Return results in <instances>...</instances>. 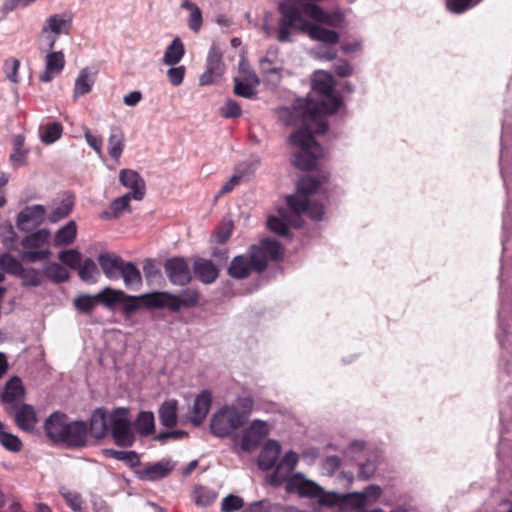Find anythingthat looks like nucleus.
Masks as SVG:
<instances>
[{
    "mask_svg": "<svg viewBox=\"0 0 512 512\" xmlns=\"http://www.w3.org/2000/svg\"><path fill=\"white\" fill-rule=\"evenodd\" d=\"M224 72V64L222 62V54L215 46H211L206 59V70L199 78L201 86L211 85L217 82Z\"/></svg>",
    "mask_w": 512,
    "mask_h": 512,
    "instance_id": "9",
    "label": "nucleus"
},
{
    "mask_svg": "<svg viewBox=\"0 0 512 512\" xmlns=\"http://www.w3.org/2000/svg\"><path fill=\"white\" fill-rule=\"evenodd\" d=\"M136 431L142 436H149L155 431V418L151 411H141L134 421Z\"/></svg>",
    "mask_w": 512,
    "mask_h": 512,
    "instance_id": "39",
    "label": "nucleus"
},
{
    "mask_svg": "<svg viewBox=\"0 0 512 512\" xmlns=\"http://www.w3.org/2000/svg\"><path fill=\"white\" fill-rule=\"evenodd\" d=\"M0 268L6 273L18 277L22 272L23 265L11 254L4 253L0 256Z\"/></svg>",
    "mask_w": 512,
    "mask_h": 512,
    "instance_id": "51",
    "label": "nucleus"
},
{
    "mask_svg": "<svg viewBox=\"0 0 512 512\" xmlns=\"http://www.w3.org/2000/svg\"><path fill=\"white\" fill-rule=\"evenodd\" d=\"M212 404V395L208 390L201 391L195 398L191 413H190V421L194 426H200Z\"/></svg>",
    "mask_w": 512,
    "mask_h": 512,
    "instance_id": "21",
    "label": "nucleus"
},
{
    "mask_svg": "<svg viewBox=\"0 0 512 512\" xmlns=\"http://www.w3.org/2000/svg\"><path fill=\"white\" fill-rule=\"evenodd\" d=\"M51 254L49 249H26L19 254L22 261L27 263H35L47 259Z\"/></svg>",
    "mask_w": 512,
    "mask_h": 512,
    "instance_id": "58",
    "label": "nucleus"
},
{
    "mask_svg": "<svg viewBox=\"0 0 512 512\" xmlns=\"http://www.w3.org/2000/svg\"><path fill=\"white\" fill-rule=\"evenodd\" d=\"M302 12L303 15H307L320 23L332 27H339L343 22V16L340 13H327L320 6L315 4L305 5Z\"/></svg>",
    "mask_w": 512,
    "mask_h": 512,
    "instance_id": "24",
    "label": "nucleus"
},
{
    "mask_svg": "<svg viewBox=\"0 0 512 512\" xmlns=\"http://www.w3.org/2000/svg\"><path fill=\"white\" fill-rule=\"evenodd\" d=\"M329 178V174L322 173L319 178L312 176H303L297 182V192L291 196H304L308 198L309 195L318 191L320 185L325 183Z\"/></svg>",
    "mask_w": 512,
    "mask_h": 512,
    "instance_id": "28",
    "label": "nucleus"
},
{
    "mask_svg": "<svg viewBox=\"0 0 512 512\" xmlns=\"http://www.w3.org/2000/svg\"><path fill=\"white\" fill-rule=\"evenodd\" d=\"M120 278L128 288H139L142 285V276L139 268L133 262H125Z\"/></svg>",
    "mask_w": 512,
    "mask_h": 512,
    "instance_id": "36",
    "label": "nucleus"
},
{
    "mask_svg": "<svg viewBox=\"0 0 512 512\" xmlns=\"http://www.w3.org/2000/svg\"><path fill=\"white\" fill-rule=\"evenodd\" d=\"M335 86L334 79L331 74L318 71L312 78V89L323 96H330Z\"/></svg>",
    "mask_w": 512,
    "mask_h": 512,
    "instance_id": "33",
    "label": "nucleus"
},
{
    "mask_svg": "<svg viewBox=\"0 0 512 512\" xmlns=\"http://www.w3.org/2000/svg\"><path fill=\"white\" fill-rule=\"evenodd\" d=\"M43 273L52 282L57 284L67 282L70 278L69 271L65 267L56 262H50L44 265Z\"/></svg>",
    "mask_w": 512,
    "mask_h": 512,
    "instance_id": "42",
    "label": "nucleus"
},
{
    "mask_svg": "<svg viewBox=\"0 0 512 512\" xmlns=\"http://www.w3.org/2000/svg\"><path fill=\"white\" fill-rule=\"evenodd\" d=\"M281 504L272 503L269 500L263 499L248 504L242 512H280Z\"/></svg>",
    "mask_w": 512,
    "mask_h": 512,
    "instance_id": "54",
    "label": "nucleus"
},
{
    "mask_svg": "<svg viewBox=\"0 0 512 512\" xmlns=\"http://www.w3.org/2000/svg\"><path fill=\"white\" fill-rule=\"evenodd\" d=\"M88 441V426L84 421L76 420L67 423L62 444L70 448L86 446Z\"/></svg>",
    "mask_w": 512,
    "mask_h": 512,
    "instance_id": "14",
    "label": "nucleus"
},
{
    "mask_svg": "<svg viewBox=\"0 0 512 512\" xmlns=\"http://www.w3.org/2000/svg\"><path fill=\"white\" fill-rule=\"evenodd\" d=\"M119 182L124 187L130 189L126 193L136 201H141L145 196L146 185L142 176L135 170L122 169L119 172Z\"/></svg>",
    "mask_w": 512,
    "mask_h": 512,
    "instance_id": "13",
    "label": "nucleus"
},
{
    "mask_svg": "<svg viewBox=\"0 0 512 512\" xmlns=\"http://www.w3.org/2000/svg\"><path fill=\"white\" fill-rule=\"evenodd\" d=\"M45 213L43 205L27 206L18 213L16 225L21 231H30L43 223Z\"/></svg>",
    "mask_w": 512,
    "mask_h": 512,
    "instance_id": "11",
    "label": "nucleus"
},
{
    "mask_svg": "<svg viewBox=\"0 0 512 512\" xmlns=\"http://www.w3.org/2000/svg\"><path fill=\"white\" fill-rule=\"evenodd\" d=\"M325 97H326V100H322L321 102H318V101H315V100L311 99V101H313V102L318 104V107H319L318 117L322 121H325V120L320 115L321 111H323V112H325L327 114H333V113L337 112L338 109L341 106V100L338 99L337 97H335L333 95V93L330 94V96H325ZM307 99L310 100V98H307Z\"/></svg>",
    "mask_w": 512,
    "mask_h": 512,
    "instance_id": "55",
    "label": "nucleus"
},
{
    "mask_svg": "<svg viewBox=\"0 0 512 512\" xmlns=\"http://www.w3.org/2000/svg\"><path fill=\"white\" fill-rule=\"evenodd\" d=\"M99 266L108 280H118L125 261L115 253H100L97 257Z\"/></svg>",
    "mask_w": 512,
    "mask_h": 512,
    "instance_id": "18",
    "label": "nucleus"
},
{
    "mask_svg": "<svg viewBox=\"0 0 512 512\" xmlns=\"http://www.w3.org/2000/svg\"><path fill=\"white\" fill-rule=\"evenodd\" d=\"M65 67V56L62 51L50 52L45 57V70L40 75L41 82H50L55 75L60 74Z\"/></svg>",
    "mask_w": 512,
    "mask_h": 512,
    "instance_id": "22",
    "label": "nucleus"
},
{
    "mask_svg": "<svg viewBox=\"0 0 512 512\" xmlns=\"http://www.w3.org/2000/svg\"><path fill=\"white\" fill-rule=\"evenodd\" d=\"M185 54V47L180 38L176 37L167 46L164 56L163 63L169 66L178 64Z\"/></svg>",
    "mask_w": 512,
    "mask_h": 512,
    "instance_id": "35",
    "label": "nucleus"
},
{
    "mask_svg": "<svg viewBox=\"0 0 512 512\" xmlns=\"http://www.w3.org/2000/svg\"><path fill=\"white\" fill-rule=\"evenodd\" d=\"M49 239L50 232L47 229H40L25 236L21 241V245L24 249L40 250V248L48 244Z\"/></svg>",
    "mask_w": 512,
    "mask_h": 512,
    "instance_id": "40",
    "label": "nucleus"
},
{
    "mask_svg": "<svg viewBox=\"0 0 512 512\" xmlns=\"http://www.w3.org/2000/svg\"><path fill=\"white\" fill-rule=\"evenodd\" d=\"M62 125L58 122H51L44 126L40 139L45 144H52L62 135Z\"/></svg>",
    "mask_w": 512,
    "mask_h": 512,
    "instance_id": "52",
    "label": "nucleus"
},
{
    "mask_svg": "<svg viewBox=\"0 0 512 512\" xmlns=\"http://www.w3.org/2000/svg\"><path fill=\"white\" fill-rule=\"evenodd\" d=\"M259 246L263 249V251L265 252L266 256L270 261H274L280 258L281 245L276 240L265 238L261 240Z\"/></svg>",
    "mask_w": 512,
    "mask_h": 512,
    "instance_id": "57",
    "label": "nucleus"
},
{
    "mask_svg": "<svg viewBox=\"0 0 512 512\" xmlns=\"http://www.w3.org/2000/svg\"><path fill=\"white\" fill-rule=\"evenodd\" d=\"M288 493H298L301 497L315 498L323 493V489L317 483L305 479L302 474L298 473L290 477L286 487Z\"/></svg>",
    "mask_w": 512,
    "mask_h": 512,
    "instance_id": "15",
    "label": "nucleus"
},
{
    "mask_svg": "<svg viewBox=\"0 0 512 512\" xmlns=\"http://www.w3.org/2000/svg\"><path fill=\"white\" fill-rule=\"evenodd\" d=\"M175 467L169 459H162L156 463L145 466L137 472L138 478L144 481H157L167 477Z\"/></svg>",
    "mask_w": 512,
    "mask_h": 512,
    "instance_id": "19",
    "label": "nucleus"
},
{
    "mask_svg": "<svg viewBox=\"0 0 512 512\" xmlns=\"http://www.w3.org/2000/svg\"><path fill=\"white\" fill-rule=\"evenodd\" d=\"M267 225L272 232L278 234L279 236L286 237L289 235V227L287 223L281 218L271 216L268 219Z\"/></svg>",
    "mask_w": 512,
    "mask_h": 512,
    "instance_id": "64",
    "label": "nucleus"
},
{
    "mask_svg": "<svg viewBox=\"0 0 512 512\" xmlns=\"http://www.w3.org/2000/svg\"><path fill=\"white\" fill-rule=\"evenodd\" d=\"M249 411H241L235 405H224L210 419V432L218 438H226L242 428L248 421Z\"/></svg>",
    "mask_w": 512,
    "mask_h": 512,
    "instance_id": "3",
    "label": "nucleus"
},
{
    "mask_svg": "<svg viewBox=\"0 0 512 512\" xmlns=\"http://www.w3.org/2000/svg\"><path fill=\"white\" fill-rule=\"evenodd\" d=\"M0 443L11 452H19L22 448L21 440L16 435L5 432L4 428H0Z\"/></svg>",
    "mask_w": 512,
    "mask_h": 512,
    "instance_id": "56",
    "label": "nucleus"
},
{
    "mask_svg": "<svg viewBox=\"0 0 512 512\" xmlns=\"http://www.w3.org/2000/svg\"><path fill=\"white\" fill-rule=\"evenodd\" d=\"M109 421L114 443L119 447H131L135 442V435L131 429L129 410L124 407L114 409Z\"/></svg>",
    "mask_w": 512,
    "mask_h": 512,
    "instance_id": "4",
    "label": "nucleus"
},
{
    "mask_svg": "<svg viewBox=\"0 0 512 512\" xmlns=\"http://www.w3.org/2000/svg\"><path fill=\"white\" fill-rule=\"evenodd\" d=\"M193 271L195 276L204 284H212L219 275L217 266L208 259L197 258L193 263Z\"/></svg>",
    "mask_w": 512,
    "mask_h": 512,
    "instance_id": "25",
    "label": "nucleus"
},
{
    "mask_svg": "<svg viewBox=\"0 0 512 512\" xmlns=\"http://www.w3.org/2000/svg\"><path fill=\"white\" fill-rule=\"evenodd\" d=\"M68 417L66 414L56 411L48 416L44 423V431L49 440L59 444L65 435Z\"/></svg>",
    "mask_w": 512,
    "mask_h": 512,
    "instance_id": "17",
    "label": "nucleus"
},
{
    "mask_svg": "<svg viewBox=\"0 0 512 512\" xmlns=\"http://www.w3.org/2000/svg\"><path fill=\"white\" fill-rule=\"evenodd\" d=\"M277 48H269L266 56L260 60V71L264 75L277 74L280 75L282 65L278 59Z\"/></svg>",
    "mask_w": 512,
    "mask_h": 512,
    "instance_id": "34",
    "label": "nucleus"
},
{
    "mask_svg": "<svg viewBox=\"0 0 512 512\" xmlns=\"http://www.w3.org/2000/svg\"><path fill=\"white\" fill-rule=\"evenodd\" d=\"M234 93L237 96L246 99H252L256 94L255 87L253 85L238 78H234Z\"/></svg>",
    "mask_w": 512,
    "mask_h": 512,
    "instance_id": "61",
    "label": "nucleus"
},
{
    "mask_svg": "<svg viewBox=\"0 0 512 512\" xmlns=\"http://www.w3.org/2000/svg\"><path fill=\"white\" fill-rule=\"evenodd\" d=\"M165 274L172 285L187 286L192 280L188 261L184 257H172L164 262Z\"/></svg>",
    "mask_w": 512,
    "mask_h": 512,
    "instance_id": "7",
    "label": "nucleus"
},
{
    "mask_svg": "<svg viewBox=\"0 0 512 512\" xmlns=\"http://www.w3.org/2000/svg\"><path fill=\"white\" fill-rule=\"evenodd\" d=\"M73 24V15L70 12L52 14L45 20L41 33L60 35L70 33Z\"/></svg>",
    "mask_w": 512,
    "mask_h": 512,
    "instance_id": "16",
    "label": "nucleus"
},
{
    "mask_svg": "<svg viewBox=\"0 0 512 512\" xmlns=\"http://www.w3.org/2000/svg\"><path fill=\"white\" fill-rule=\"evenodd\" d=\"M242 114V110L238 102L233 99H227L224 105L221 107V115L224 118H238Z\"/></svg>",
    "mask_w": 512,
    "mask_h": 512,
    "instance_id": "63",
    "label": "nucleus"
},
{
    "mask_svg": "<svg viewBox=\"0 0 512 512\" xmlns=\"http://www.w3.org/2000/svg\"><path fill=\"white\" fill-rule=\"evenodd\" d=\"M278 10L281 14L276 36L279 42H291L290 28H296L307 33L312 40L326 44H337L339 42V34L336 31L310 23L304 18L303 12L298 6L289 3H280Z\"/></svg>",
    "mask_w": 512,
    "mask_h": 512,
    "instance_id": "2",
    "label": "nucleus"
},
{
    "mask_svg": "<svg viewBox=\"0 0 512 512\" xmlns=\"http://www.w3.org/2000/svg\"><path fill=\"white\" fill-rule=\"evenodd\" d=\"M124 149V135L118 128H112L108 139V152L111 158L119 161Z\"/></svg>",
    "mask_w": 512,
    "mask_h": 512,
    "instance_id": "43",
    "label": "nucleus"
},
{
    "mask_svg": "<svg viewBox=\"0 0 512 512\" xmlns=\"http://www.w3.org/2000/svg\"><path fill=\"white\" fill-rule=\"evenodd\" d=\"M110 428V425L107 424V418H106V411L104 408H96L90 417V424L88 428V433L90 435L97 439H103L108 430Z\"/></svg>",
    "mask_w": 512,
    "mask_h": 512,
    "instance_id": "26",
    "label": "nucleus"
},
{
    "mask_svg": "<svg viewBox=\"0 0 512 512\" xmlns=\"http://www.w3.org/2000/svg\"><path fill=\"white\" fill-rule=\"evenodd\" d=\"M95 83V73H92L88 67L80 70L74 84V99L79 98L92 90Z\"/></svg>",
    "mask_w": 512,
    "mask_h": 512,
    "instance_id": "31",
    "label": "nucleus"
},
{
    "mask_svg": "<svg viewBox=\"0 0 512 512\" xmlns=\"http://www.w3.org/2000/svg\"><path fill=\"white\" fill-rule=\"evenodd\" d=\"M58 257L68 267L78 269L82 255L79 251L70 249L61 251Z\"/></svg>",
    "mask_w": 512,
    "mask_h": 512,
    "instance_id": "59",
    "label": "nucleus"
},
{
    "mask_svg": "<svg viewBox=\"0 0 512 512\" xmlns=\"http://www.w3.org/2000/svg\"><path fill=\"white\" fill-rule=\"evenodd\" d=\"M254 271V267L248 256H235L227 269V274L233 279H245Z\"/></svg>",
    "mask_w": 512,
    "mask_h": 512,
    "instance_id": "27",
    "label": "nucleus"
},
{
    "mask_svg": "<svg viewBox=\"0 0 512 512\" xmlns=\"http://www.w3.org/2000/svg\"><path fill=\"white\" fill-rule=\"evenodd\" d=\"M25 396L22 381L18 377H12L5 385L1 394V402L6 406V411L12 413L20 406Z\"/></svg>",
    "mask_w": 512,
    "mask_h": 512,
    "instance_id": "12",
    "label": "nucleus"
},
{
    "mask_svg": "<svg viewBox=\"0 0 512 512\" xmlns=\"http://www.w3.org/2000/svg\"><path fill=\"white\" fill-rule=\"evenodd\" d=\"M98 302L96 294H79L73 299V306L83 314H91Z\"/></svg>",
    "mask_w": 512,
    "mask_h": 512,
    "instance_id": "48",
    "label": "nucleus"
},
{
    "mask_svg": "<svg viewBox=\"0 0 512 512\" xmlns=\"http://www.w3.org/2000/svg\"><path fill=\"white\" fill-rule=\"evenodd\" d=\"M274 467H275V470L273 471V473H271L268 476L269 484L277 487V486H280L285 481L287 483L288 480L290 479L289 478L290 472L288 470H286L285 468H283L282 466H280L279 464L275 465Z\"/></svg>",
    "mask_w": 512,
    "mask_h": 512,
    "instance_id": "62",
    "label": "nucleus"
},
{
    "mask_svg": "<svg viewBox=\"0 0 512 512\" xmlns=\"http://www.w3.org/2000/svg\"><path fill=\"white\" fill-rule=\"evenodd\" d=\"M22 280V284L26 287H38L43 282L42 273L35 268H24L19 276Z\"/></svg>",
    "mask_w": 512,
    "mask_h": 512,
    "instance_id": "53",
    "label": "nucleus"
},
{
    "mask_svg": "<svg viewBox=\"0 0 512 512\" xmlns=\"http://www.w3.org/2000/svg\"><path fill=\"white\" fill-rule=\"evenodd\" d=\"M180 7L182 9H186V10L190 11L188 26L192 31L197 33L200 30V28L202 26V22H203L201 10L199 9V7L196 4H194L188 0H185L184 2H182Z\"/></svg>",
    "mask_w": 512,
    "mask_h": 512,
    "instance_id": "50",
    "label": "nucleus"
},
{
    "mask_svg": "<svg viewBox=\"0 0 512 512\" xmlns=\"http://www.w3.org/2000/svg\"><path fill=\"white\" fill-rule=\"evenodd\" d=\"M244 507V501L240 496L229 494L221 503L222 512H235Z\"/></svg>",
    "mask_w": 512,
    "mask_h": 512,
    "instance_id": "60",
    "label": "nucleus"
},
{
    "mask_svg": "<svg viewBox=\"0 0 512 512\" xmlns=\"http://www.w3.org/2000/svg\"><path fill=\"white\" fill-rule=\"evenodd\" d=\"M382 494L380 486L371 484L368 485L362 492H353L345 496V502L357 508V510H365L364 507L367 502L377 501Z\"/></svg>",
    "mask_w": 512,
    "mask_h": 512,
    "instance_id": "20",
    "label": "nucleus"
},
{
    "mask_svg": "<svg viewBox=\"0 0 512 512\" xmlns=\"http://www.w3.org/2000/svg\"><path fill=\"white\" fill-rule=\"evenodd\" d=\"M177 411H178V401L176 399H169L164 401L159 409V421L162 426L166 428H173L177 425Z\"/></svg>",
    "mask_w": 512,
    "mask_h": 512,
    "instance_id": "30",
    "label": "nucleus"
},
{
    "mask_svg": "<svg viewBox=\"0 0 512 512\" xmlns=\"http://www.w3.org/2000/svg\"><path fill=\"white\" fill-rule=\"evenodd\" d=\"M74 207V198L67 196L61 200V202L55 206L49 214V220L52 223H57L60 220L69 216Z\"/></svg>",
    "mask_w": 512,
    "mask_h": 512,
    "instance_id": "45",
    "label": "nucleus"
},
{
    "mask_svg": "<svg viewBox=\"0 0 512 512\" xmlns=\"http://www.w3.org/2000/svg\"><path fill=\"white\" fill-rule=\"evenodd\" d=\"M76 235V223L71 220L57 231L54 237V245L56 247L69 245L74 242Z\"/></svg>",
    "mask_w": 512,
    "mask_h": 512,
    "instance_id": "44",
    "label": "nucleus"
},
{
    "mask_svg": "<svg viewBox=\"0 0 512 512\" xmlns=\"http://www.w3.org/2000/svg\"><path fill=\"white\" fill-rule=\"evenodd\" d=\"M131 199L133 198L126 194L114 199L110 203V208L100 213V218L103 220H114L119 218L122 215L123 211H130Z\"/></svg>",
    "mask_w": 512,
    "mask_h": 512,
    "instance_id": "32",
    "label": "nucleus"
},
{
    "mask_svg": "<svg viewBox=\"0 0 512 512\" xmlns=\"http://www.w3.org/2000/svg\"><path fill=\"white\" fill-rule=\"evenodd\" d=\"M269 427L267 422L253 420L248 428L243 431L242 438L238 444V435H233V449L238 452H252L258 448L261 442L268 436Z\"/></svg>",
    "mask_w": 512,
    "mask_h": 512,
    "instance_id": "6",
    "label": "nucleus"
},
{
    "mask_svg": "<svg viewBox=\"0 0 512 512\" xmlns=\"http://www.w3.org/2000/svg\"><path fill=\"white\" fill-rule=\"evenodd\" d=\"M78 275L83 282L95 284L100 277V272L94 260L86 258L78 267Z\"/></svg>",
    "mask_w": 512,
    "mask_h": 512,
    "instance_id": "37",
    "label": "nucleus"
},
{
    "mask_svg": "<svg viewBox=\"0 0 512 512\" xmlns=\"http://www.w3.org/2000/svg\"><path fill=\"white\" fill-rule=\"evenodd\" d=\"M318 104L308 99H297L292 108H281L279 117L287 125L300 124L301 128L289 137L291 145L299 150L292 155L293 165L302 171H311L322 156V147L314 134H324L328 123L318 117Z\"/></svg>",
    "mask_w": 512,
    "mask_h": 512,
    "instance_id": "1",
    "label": "nucleus"
},
{
    "mask_svg": "<svg viewBox=\"0 0 512 512\" xmlns=\"http://www.w3.org/2000/svg\"><path fill=\"white\" fill-rule=\"evenodd\" d=\"M98 302L101 303L109 310H114L116 305L122 306V311L125 319H129L136 311L137 298L135 295H129L123 290L105 287L100 292L96 293Z\"/></svg>",
    "mask_w": 512,
    "mask_h": 512,
    "instance_id": "5",
    "label": "nucleus"
},
{
    "mask_svg": "<svg viewBox=\"0 0 512 512\" xmlns=\"http://www.w3.org/2000/svg\"><path fill=\"white\" fill-rule=\"evenodd\" d=\"M217 492L207 486H196L194 488V500L198 506L208 507L217 499Z\"/></svg>",
    "mask_w": 512,
    "mask_h": 512,
    "instance_id": "47",
    "label": "nucleus"
},
{
    "mask_svg": "<svg viewBox=\"0 0 512 512\" xmlns=\"http://www.w3.org/2000/svg\"><path fill=\"white\" fill-rule=\"evenodd\" d=\"M25 137L18 134L13 139V152L10 155V160L14 167L23 166L26 164L27 150H24Z\"/></svg>",
    "mask_w": 512,
    "mask_h": 512,
    "instance_id": "46",
    "label": "nucleus"
},
{
    "mask_svg": "<svg viewBox=\"0 0 512 512\" xmlns=\"http://www.w3.org/2000/svg\"><path fill=\"white\" fill-rule=\"evenodd\" d=\"M103 454L108 458L124 462L130 468L138 467L141 464L140 457L135 451L104 449Z\"/></svg>",
    "mask_w": 512,
    "mask_h": 512,
    "instance_id": "38",
    "label": "nucleus"
},
{
    "mask_svg": "<svg viewBox=\"0 0 512 512\" xmlns=\"http://www.w3.org/2000/svg\"><path fill=\"white\" fill-rule=\"evenodd\" d=\"M137 298L136 305L138 310L142 307L147 309H163L168 308L172 312H178V305L172 299V293L166 291H154L142 295H135Z\"/></svg>",
    "mask_w": 512,
    "mask_h": 512,
    "instance_id": "8",
    "label": "nucleus"
},
{
    "mask_svg": "<svg viewBox=\"0 0 512 512\" xmlns=\"http://www.w3.org/2000/svg\"><path fill=\"white\" fill-rule=\"evenodd\" d=\"M286 203L295 217L307 213L313 220H321L324 215V206L319 202H310L304 196H287Z\"/></svg>",
    "mask_w": 512,
    "mask_h": 512,
    "instance_id": "10",
    "label": "nucleus"
},
{
    "mask_svg": "<svg viewBox=\"0 0 512 512\" xmlns=\"http://www.w3.org/2000/svg\"><path fill=\"white\" fill-rule=\"evenodd\" d=\"M281 452V445L276 440H268L258 456V466L263 471H268L277 465Z\"/></svg>",
    "mask_w": 512,
    "mask_h": 512,
    "instance_id": "23",
    "label": "nucleus"
},
{
    "mask_svg": "<svg viewBox=\"0 0 512 512\" xmlns=\"http://www.w3.org/2000/svg\"><path fill=\"white\" fill-rule=\"evenodd\" d=\"M174 299L176 305H178V312L182 308H192L199 303V293L195 289L186 288L183 289L179 294H173L171 300Z\"/></svg>",
    "mask_w": 512,
    "mask_h": 512,
    "instance_id": "41",
    "label": "nucleus"
},
{
    "mask_svg": "<svg viewBox=\"0 0 512 512\" xmlns=\"http://www.w3.org/2000/svg\"><path fill=\"white\" fill-rule=\"evenodd\" d=\"M248 258L254 267V271L257 272H263L266 270L268 262L270 261L259 245H252L249 248Z\"/></svg>",
    "mask_w": 512,
    "mask_h": 512,
    "instance_id": "49",
    "label": "nucleus"
},
{
    "mask_svg": "<svg viewBox=\"0 0 512 512\" xmlns=\"http://www.w3.org/2000/svg\"><path fill=\"white\" fill-rule=\"evenodd\" d=\"M15 412V422L24 431H33L37 423V416L34 408L29 404L18 406Z\"/></svg>",
    "mask_w": 512,
    "mask_h": 512,
    "instance_id": "29",
    "label": "nucleus"
}]
</instances>
